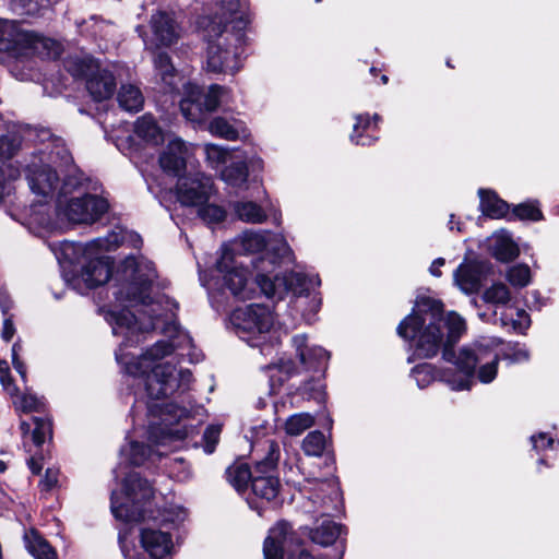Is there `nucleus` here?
<instances>
[{"instance_id":"obj_1","label":"nucleus","mask_w":559,"mask_h":559,"mask_svg":"<svg viewBox=\"0 0 559 559\" xmlns=\"http://www.w3.org/2000/svg\"><path fill=\"white\" fill-rule=\"evenodd\" d=\"M122 275L127 282L126 299L131 308L121 310L109 309L105 312L106 321L111 325L115 335H121L124 341L116 352L117 361L122 365L126 372L133 377H145L143 382L147 396L153 400L148 405V440L155 445L169 444L171 441L182 440L188 436L186 426L180 421L189 416L186 407L178 406L165 397L177 391L185 392L191 382L189 370H179L169 364L158 362L159 359L170 355L175 346L167 341L156 342L141 357L130 360L123 350L127 346L139 342V333L155 329L160 314L153 307L147 290L156 278L154 264L144 258L128 257L122 265Z\"/></svg>"},{"instance_id":"obj_2","label":"nucleus","mask_w":559,"mask_h":559,"mask_svg":"<svg viewBox=\"0 0 559 559\" xmlns=\"http://www.w3.org/2000/svg\"><path fill=\"white\" fill-rule=\"evenodd\" d=\"M465 331V320L459 313L444 314L442 302L429 297H419L413 312L397 326L401 337L415 343L419 357H433L443 346V359L457 370V377L443 376L454 391L471 390L477 366V378L481 383L492 382L498 371L499 354L488 345L476 342L457 352L451 348Z\"/></svg>"},{"instance_id":"obj_3","label":"nucleus","mask_w":559,"mask_h":559,"mask_svg":"<svg viewBox=\"0 0 559 559\" xmlns=\"http://www.w3.org/2000/svg\"><path fill=\"white\" fill-rule=\"evenodd\" d=\"M153 496V488L147 480L136 473H130L123 481L122 490L111 493V512L117 520L126 523L152 520L155 524L179 525L185 522L188 512L178 506L155 515L151 508Z\"/></svg>"},{"instance_id":"obj_4","label":"nucleus","mask_w":559,"mask_h":559,"mask_svg":"<svg viewBox=\"0 0 559 559\" xmlns=\"http://www.w3.org/2000/svg\"><path fill=\"white\" fill-rule=\"evenodd\" d=\"M126 241L131 242L134 247L142 243L138 234L123 229L114 230L105 238H97L85 245L66 242V254L82 253L86 260L80 275L71 280L66 277V281L81 293H83V288L91 289L107 283L111 276V261L103 252L114 250Z\"/></svg>"},{"instance_id":"obj_5","label":"nucleus","mask_w":559,"mask_h":559,"mask_svg":"<svg viewBox=\"0 0 559 559\" xmlns=\"http://www.w3.org/2000/svg\"><path fill=\"white\" fill-rule=\"evenodd\" d=\"M37 136L43 147L27 165L26 177L34 193L47 197L55 192L59 181L57 170L52 169V166H69L72 157L62 139L53 136L49 130H40Z\"/></svg>"},{"instance_id":"obj_6","label":"nucleus","mask_w":559,"mask_h":559,"mask_svg":"<svg viewBox=\"0 0 559 559\" xmlns=\"http://www.w3.org/2000/svg\"><path fill=\"white\" fill-rule=\"evenodd\" d=\"M81 180L69 175L64 178L58 195V217L64 224L90 225L98 221L109 209L105 198L95 194L72 195L80 190Z\"/></svg>"},{"instance_id":"obj_7","label":"nucleus","mask_w":559,"mask_h":559,"mask_svg":"<svg viewBox=\"0 0 559 559\" xmlns=\"http://www.w3.org/2000/svg\"><path fill=\"white\" fill-rule=\"evenodd\" d=\"M233 323L240 338L250 346H261L275 337V316L269 306L252 304L233 313Z\"/></svg>"},{"instance_id":"obj_8","label":"nucleus","mask_w":559,"mask_h":559,"mask_svg":"<svg viewBox=\"0 0 559 559\" xmlns=\"http://www.w3.org/2000/svg\"><path fill=\"white\" fill-rule=\"evenodd\" d=\"M255 284L265 296L271 298L283 299L288 294L294 297L310 296V311L313 313L321 306L320 297L317 294L311 295V292L320 285L317 275L308 276L299 272H290L271 278L263 273H258Z\"/></svg>"},{"instance_id":"obj_9","label":"nucleus","mask_w":559,"mask_h":559,"mask_svg":"<svg viewBox=\"0 0 559 559\" xmlns=\"http://www.w3.org/2000/svg\"><path fill=\"white\" fill-rule=\"evenodd\" d=\"M207 41L206 70L213 73L235 74L241 68L239 38L217 27L203 28Z\"/></svg>"},{"instance_id":"obj_10","label":"nucleus","mask_w":559,"mask_h":559,"mask_svg":"<svg viewBox=\"0 0 559 559\" xmlns=\"http://www.w3.org/2000/svg\"><path fill=\"white\" fill-rule=\"evenodd\" d=\"M24 49L44 58H57L61 53V46L56 40L21 29L14 22L0 21V50Z\"/></svg>"},{"instance_id":"obj_11","label":"nucleus","mask_w":559,"mask_h":559,"mask_svg":"<svg viewBox=\"0 0 559 559\" xmlns=\"http://www.w3.org/2000/svg\"><path fill=\"white\" fill-rule=\"evenodd\" d=\"M66 68L72 75L85 79V86L95 102L110 98L116 90V79L108 68H104L92 57L70 58Z\"/></svg>"},{"instance_id":"obj_12","label":"nucleus","mask_w":559,"mask_h":559,"mask_svg":"<svg viewBox=\"0 0 559 559\" xmlns=\"http://www.w3.org/2000/svg\"><path fill=\"white\" fill-rule=\"evenodd\" d=\"M229 99V90L225 86L213 84L203 94L199 86L188 83L183 85V97L180 100V110L186 119L201 121L204 111H214L223 103Z\"/></svg>"},{"instance_id":"obj_13","label":"nucleus","mask_w":559,"mask_h":559,"mask_svg":"<svg viewBox=\"0 0 559 559\" xmlns=\"http://www.w3.org/2000/svg\"><path fill=\"white\" fill-rule=\"evenodd\" d=\"M32 131L16 124L7 123L0 116V159L10 157L22 140ZM19 177V170L0 160V202L12 192V181Z\"/></svg>"},{"instance_id":"obj_14","label":"nucleus","mask_w":559,"mask_h":559,"mask_svg":"<svg viewBox=\"0 0 559 559\" xmlns=\"http://www.w3.org/2000/svg\"><path fill=\"white\" fill-rule=\"evenodd\" d=\"M234 250L228 246L222 248V254L215 264V270L230 294L239 300H246L253 296L254 288L249 283L248 272L242 263L236 261Z\"/></svg>"},{"instance_id":"obj_15","label":"nucleus","mask_w":559,"mask_h":559,"mask_svg":"<svg viewBox=\"0 0 559 559\" xmlns=\"http://www.w3.org/2000/svg\"><path fill=\"white\" fill-rule=\"evenodd\" d=\"M280 459V447L269 441L267 455L254 467V475L251 480L252 492L266 501L274 500L280 491V479L274 475Z\"/></svg>"},{"instance_id":"obj_16","label":"nucleus","mask_w":559,"mask_h":559,"mask_svg":"<svg viewBox=\"0 0 559 559\" xmlns=\"http://www.w3.org/2000/svg\"><path fill=\"white\" fill-rule=\"evenodd\" d=\"M126 534H119V543L127 559H164L173 549L171 536L155 526L140 528L139 542L143 552L131 555L124 545Z\"/></svg>"},{"instance_id":"obj_17","label":"nucleus","mask_w":559,"mask_h":559,"mask_svg":"<svg viewBox=\"0 0 559 559\" xmlns=\"http://www.w3.org/2000/svg\"><path fill=\"white\" fill-rule=\"evenodd\" d=\"M213 193L212 178L202 173L179 177L177 181L176 195L182 205L200 207L210 200Z\"/></svg>"},{"instance_id":"obj_18","label":"nucleus","mask_w":559,"mask_h":559,"mask_svg":"<svg viewBox=\"0 0 559 559\" xmlns=\"http://www.w3.org/2000/svg\"><path fill=\"white\" fill-rule=\"evenodd\" d=\"M299 547V538L286 522H278L269 531L264 540V559H283L284 555L295 552Z\"/></svg>"},{"instance_id":"obj_19","label":"nucleus","mask_w":559,"mask_h":559,"mask_svg":"<svg viewBox=\"0 0 559 559\" xmlns=\"http://www.w3.org/2000/svg\"><path fill=\"white\" fill-rule=\"evenodd\" d=\"M272 242L277 243V246L272 249L278 258L285 259L292 254V249L282 236L272 235L266 231H245L233 241V246L235 249L241 250L246 253H254L263 250Z\"/></svg>"},{"instance_id":"obj_20","label":"nucleus","mask_w":559,"mask_h":559,"mask_svg":"<svg viewBox=\"0 0 559 559\" xmlns=\"http://www.w3.org/2000/svg\"><path fill=\"white\" fill-rule=\"evenodd\" d=\"M192 152V145L187 144L180 138L174 136L159 156V165L164 171L174 176L179 175L186 168L187 160Z\"/></svg>"},{"instance_id":"obj_21","label":"nucleus","mask_w":559,"mask_h":559,"mask_svg":"<svg viewBox=\"0 0 559 559\" xmlns=\"http://www.w3.org/2000/svg\"><path fill=\"white\" fill-rule=\"evenodd\" d=\"M483 278V264L477 260L465 258L453 272L454 285L465 295L479 290Z\"/></svg>"},{"instance_id":"obj_22","label":"nucleus","mask_w":559,"mask_h":559,"mask_svg":"<svg viewBox=\"0 0 559 559\" xmlns=\"http://www.w3.org/2000/svg\"><path fill=\"white\" fill-rule=\"evenodd\" d=\"M151 28L153 38L151 45L169 46L174 44L178 36V25L171 14L167 12H157L151 19Z\"/></svg>"},{"instance_id":"obj_23","label":"nucleus","mask_w":559,"mask_h":559,"mask_svg":"<svg viewBox=\"0 0 559 559\" xmlns=\"http://www.w3.org/2000/svg\"><path fill=\"white\" fill-rule=\"evenodd\" d=\"M487 251L501 262L514 260L520 254V249L511 235L506 230L495 231L485 241Z\"/></svg>"},{"instance_id":"obj_24","label":"nucleus","mask_w":559,"mask_h":559,"mask_svg":"<svg viewBox=\"0 0 559 559\" xmlns=\"http://www.w3.org/2000/svg\"><path fill=\"white\" fill-rule=\"evenodd\" d=\"M300 362L308 370L320 371L329 359L328 352L320 346H308L306 335H296L293 337Z\"/></svg>"},{"instance_id":"obj_25","label":"nucleus","mask_w":559,"mask_h":559,"mask_svg":"<svg viewBox=\"0 0 559 559\" xmlns=\"http://www.w3.org/2000/svg\"><path fill=\"white\" fill-rule=\"evenodd\" d=\"M28 225L37 226L45 230H55L62 228L63 222L58 217V204L56 210L51 212V209L46 203L32 204L28 212Z\"/></svg>"},{"instance_id":"obj_26","label":"nucleus","mask_w":559,"mask_h":559,"mask_svg":"<svg viewBox=\"0 0 559 559\" xmlns=\"http://www.w3.org/2000/svg\"><path fill=\"white\" fill-rule=\"evenodd\" d=\"M20 430L24 439V447H26L25 439L31 433V439L36 447H40L46 438L51 437V424L46 418L33 417L32 424L21 420Z\"/></svg>"},{"instance_id":"obj_27","label":"nucleus","mask_w":559,"mask_h":559,"mask_svg":"<svg viewBox=\"0 0 559 559\" xmlns=\"http://www.w3.org/2000/svg\"><path fill=\"white\" fill-rule=\"evenodd\" d=\"M134 134L150 145H158L164 141V134L151 115H144L134 123Z\"/></svg>"},{"instance_id":"obj_28","label":"nucleus","mask_w":559,"mask_h":559,"mask_svg":"<svg viewBox=\"0 0 559 559\" xmlns=\"http://www.w3.org/2000/svg\"><path fill=\"white\" fill-rule=\"evenodd\" d=\"M445 373H448L450 377H457V370L455 368H449L447 370L439 371L435 368V366L428 362L417 365L412 370V377L415 379L419 388H426L437 379L445 382L443 379Z\"/></svg>"},{"instance_id":"obj_29","label":"nucleus","mask_w":559,"mask_h":559,"mask_svg":"<svg viewBox=\"0 0 559 559\" xmlns=\"http://www.w3.org/2000/svg\"><path fill=\"white\" fill-rule=\"evenodd\" d=\"M499 322L502 328L516 333H524L531 325L530 316L524 310L511 306L500 313Z\"/></svg>"},{"instance_id":"obj_30","label":"nucleus","mask_w":559,"mask_h":559,"mask_svg":"<svg viewBox=\"0 0 559 559\" xmlns=\"http://www.w3.org/2000/svg\"><path fill=\"white\" fill-rule=\"evenodd\" d=\"M480 210L490 218H502L509 214V205L492 191L479 190Z\"/></svg>"},{"instance_id":"obj_31","label":"nucleus","mask_w":559,"mask_h":559,"mask_svg":"<svg viewBox=\"0 0 559 559\" xmlns=\"http://www.w3.org/2000/svg\"><path fill=\"white\" fill-rule=\"evenodd\" d=\"M117 99L119 106L129 112H138L142 109L144 97L140 88L133 84L121 85Z\"/></svg>"},{"instance_id":"obj_32","label":"nucleus","mask_w":559,"mask_h":559,"mask_svg":"<svg viewBox=\"0 0 559 559\" xmlns=\"http://www.w3.org/2000/svg\"><path fill=\"white\" fill-rule=\"evenodd\" d=\"M24 540L28 552L35 559H57L56 551L36 531L25 533Z\"/></svg>"},{"instance_id":"obj_33","label":"nucleus","mask_w":559,"mask_h":559,"mask_svg":"<svg viewBox=\"0 0 559 559\" xmlns=\"http://www.w3.org/2000/svg\"><path fill=\"white\" fill-rule=\"evenodd\" d=\"M221 5L222 13L219 16L216 15L213 19L203 17L201 20L200 24L203 28L209 27L212 29L218 25L222 27L223 22L227 23L231 20L238 19L237 14L240 8L239 0H221Z\"/></svg>"},{"instance_id":"obj_34","label":"nucleus","mask_w":559,"mask_h":559,"mask_svg":"<svg viewBox=\"0 0 559 559\" xmlns=\"http://www.w3.org/2000/svg\"><path fill=\"white\" fill-rule=\"evenodd\" d=\"M209 131L215 135L228 141H235L245 133L242 124H231L222 117L214 118L209 124Z\"/></svg>"},{"instance_id":"obj_35","label":"nucleus","mask_w":559,"mask_h":559,"mask_svg":"<svg viewBox=\"0 0 559 559\" xmlns=\"http://www.w3.org/2000/svg\"><path fill=\"white\" fill-rule=\"evenodd\" d=\"M481 298L487 304L507 308L511 301V292L506 284L495 282L483 292Z\"/></svg>"},{"instance_id":"obj_36","label":"nucleus","mask_w":559,"mask_h":559,"mask_svg":"<svg viewBox=\"0 0 559 559\" xmlns=\"http://www.w3.org/2000/svg\"><path fill=\"white\" fill-rule=\"evenodd\" d=\"M341 534V525L333 521L325 520L320 526L312 530L310 537L313 543L329 546L333 544Z\"/></svg>"},{"instance_id":"obj_37","label":"nucleus","mask_w":559,"mask_h":559,"mask_svg":"<svg viewBox=\"0 0 559 559\" xmlns=\"http://www.w3.org/2000/svg\"><path fill=\"white\" fill-rule=\"evenodd\" d=\"M221 178L228 186L241 187L248 179V167L243 160H235L221 171Z\"/></svg>"},{"instance_id":"obj_38","label":"nucleus","mask_w":559,"mask_h":559,"mask_svg":"<svg viewBox=\"0 0 559 559\" xmlns=\"http://www.w3.org/2000/svg\"><path fill=\"white\" fill-rule=\"evenodd\" d=\"M154 64L157 75L160 76V80L169 91H174L176 88L177 74L175 72V68L170 63L169 57L166 53H157L154 57Z\"/></svg>"},{"instance_id":"obj_39","label":"nucleus","mask_w":559,"mask_h":559,"mask_svg":"<svg viewBox=\"0 0 559 559\" xmlns=\"http://www.w3.org/2000/svg\"><path fill=\"white\" fill-rule=\"evenodd\" d=\"M234 209L239 219L247 223L259 224L266 218L264 211L257 203L250 201L238 202Z\"/></svg>"},{"instance_id":"obj_40","label":"nucleus","mask_w":559,"mask_h":559,"mask_svg":"<svg viewBox=\"0 0 559 559\" xmlns=\"http://www.w3.org/2000/svg\"><path fill=\"white\" fill-rule=\"evenodd\" d=\"M253 475L254 471L251 472L246 463H236L227 468L228 480L238 491L247 488Z\"/></svg>"},{"instance_id":"obj_41","label":"nucleus","mask_w":559,"mask_h":559,"mask_svg":"<svg viewBox=\"0 0 559 559\" xmlns=\"http://www.w3.org/2000/svg\"><path fill=\"white\" fill-rule=\"evenodd\" d=\"M153 454L150 447L132 441L121 450V455L133 465H141Z\"/></svg>"},{"instance_id":"obj_42","label":"nucleus","mask_w":559,"mask_h":559,"mask_svg":"<svg viewBox=\"0 0 559 559\" xmlns=\"http://www.w3.org/2000/svg\"><path fill=\"white\" fill-rule=\"evenodd\" d=\"M313 423L314 418L309 413L295 414L285 421V431L289 436H299L310 428Z\"/></svg>"},{"instance_id":"obj_43","label":"nucleus","mask_w":559,"mask_h":559,"mask_svg":"<svg viewBox=\"0 0 559 559\" xmlns=\"http://www.w3.org/2000/svg\"><path fill=\"white\" fill-rule=\"evenodd\" d=\"M507 281L516 288H522L531 283V270L526 264H515L506 272Z\"/></svg>"},{"instance_id":"obj_44","label":"nucleus","mask_w":559,"mask_h":559,"mask_svg":"<svg viewBox=\"0 0 559 559\" xmlns=\"http://www.w3.org/2000/svg\"><path fill=\"white\" fill-rule=\"evenodd\" d=\"M325 437L321 431H311L302 441V449L307 455L320 456L325 449Z\"/></svg>"},{"instance_id":"obj_45","label":"nucleus","mask_w":559,"mask_h":559,"mask_svg":"<svg viewBox=\"0 0 559 559\" xmlns=\"http://www.w3.org/2000/svg\"><path fill=\"white\" fill-rule=\"evenodd\" d=\"M11 397L13 399V405L16 412H37L43 405L41 401L37 396L31 394L27 388L22 395L17 393L15 396Z\"/></svg>"},{"instance_id":"obj_46","label":"nucleus","mask_w":559,"mask_h":559,"mask_svg":"<svg viewBox=\"0 0 559 559\" xmlns=\"http://www.w3.org/2000/svg\"><path fill=\"white\" fill-rule=\"evenodd\" d=\"M204 153L207 163L214 169H218L231 156V153L227 148L216 144H206L204 146Z\"/></svg>"},{"instance_id":"obj_47","label":"nucleus","mask_w":559,"mask_h":559,"mask_svg":"<svg viewBox=\"0 0 559 559\" xmlns=\"http://www.w3.org/2000/svg\"><path fill=\"white\" fill-rule=\"evenodd\" d=\"M198 214L209 225L221 223L226 217V211L222 206L209 203V201L198 207Z\"/></svg>"},{"instance_id":"obj_48","label":"nucleus","mask_w":559,"mask_h":559,"mask_svg":"<svg viewBox=\"0 0 559 559\" xmlns=\"http://www.w3.org/2000/svg\"><path fill=\"white\" fill-rule=\"evenodd\" d=\"M512 215L520 219L540 221L542 211L534 203H522L513 209Z\"/></svg>"},{"instance_id":"obj_49","label":"nucleus","mask_w":559,"mask_h":559,"mask_svg":"<svg viewBox=\"0 0 559 559\" xmlns=\"http://www.w3.org/2000/svg\"><path fill=\"white\" fill-rule=\"evenodd\" d=\"M0 383L10 396H15L20 392L10 376L9 365L5 360H0Z\"/></svg>"},{"instance_id":"obj_50","label":"nucleus","mask_w":559,"mask_h":559,"mask_svg":"<svg viewBox=\"0 0 559 559\" xmlns=\"http://www.w3.org/2000/svg\"><path fill=\"white\" fill-rule=\"evenodd\" d=\"M370 124V117L368 115H358L356 117V123L354 124V134L350 136V140L356 144L369 145L371 143L370 139H362L358 133L360 129L365 130Z\"/></svg>"},{"instance_id":"obj_51","label":"nucleus","mask_w":559,"mask_h":559,"mask_svg":"<svg viewBox=\"0 0 559 559\" xmlns=\"http://www.w3.org/2000/svg\"><path fill=\"white\" fill-rule=\"evenodd\" d=\"M221 433V428L218 426H210L204 431L203 439L205 441L204 450L206 453H212L215 449V445L218 442Z\"/></svg>"},{"instance_id":"obj_52","label":"nucleus","mask_w":559,"mask_h":559,"mask_svg":"<svg viewBox=\"0 0 559 559\" xmlns=\"http://www.w3.org/2000/svg\"><path fill=\"white\" fill-rule=\"evenodd\" d=\"M503 357L512 362H523L528 360L530 354L526 348L514 345L503 353Z\"/></svg>"},{"instance_id":"obj_53","label":"nucleus","mask_w":559,"mask_h":559,"mask_svg":"<svg viewBox=\"0 0 559 559\" xmlns=\"http://www.w3.org/2000/svg\"><path fill=\"white\" fill-rule=\"evenodd\" d=\"M21 349V345L19 343H14L12 346V365L14 369L21 376V379L26 381V367L24 362L19 357V350Z\"/></svg>"},{"instance_id":"obj_54","label":"nucleus","mask_w":559,"mask_h":559,"mask_svg":"<svg viewBox=\"0 0 559 559\" xmlns=\"http://www.w3.org/2000/svg\"><path fill=\"white\" fill-rule=\"evenodd\" d=\"M531 441L533 444V449L536 451H542L547 448H552L555 440L548 437L546 433L540 432L537 436H532Z\"/></svg>"},{"instance_id":"obj_55","label":"nucleus","mask_w":559,"mask_h":559,"mask_svg":"<svg viewBox=\"0 0 559 559\" xmlns=\"http://www.w3.org/2000/svg\"><path fill=\"white\" fill-rule=\"evenodd\" d=\"M59 472L56 468H47L44 479L40 481L43 490L52 489L58 483Z\"/></svg>"},{"instance_id":"obj_56","label":"nucleus","mask_w":559,"mask_h":559,"mask_svg":"<svg viewBox=\"0 0 559 559\" xmlns=\"http://www.w3.org/2000/svg\"><path fill=\"white\" fill-rule=\"evenodd\" d=\"M15 334V328L10 318L3 321V328L1 332V336L5 342H10Z\"/></svg>"},{"instance_id":"obj_57","label":"nucleus","mask_w":559,"mask_h":559,"mask_svg":"<svg viewBox=\"0 0 559 559\" xmlns=\"http://www.w3.org/2000/svg\"><path fill=\"white\" fill-rule=\"evenodd\" d=\"M276 368L278 369V371L281 373H284L286 378L292 376L295 372L294 362L289 359H287V360L282 359L276 365Z\"/></svg>"},{"instance_id":"obj_58","label":"nucleus","mask_w":559,"mask_h":559,"mask_svg":"<svg viewBox=\"0 0 559 559\" xmlns=\"http://www.w3.org/2000/svg\"><path fill=\"white\" fill-rule=\"evenodd\" d=\"M444 265V259L443 258H438L436 259L430 267H429V272L431 275L436 276V277H440L441 276V271H440V267Z\"/></svg>"},{"instance_id":"obj_59","label":"nucleus","mask_w":559,"mask_h":559,"mask_svg":"<svg viewBox=\"0 0 559 559\" xmlns=\"http://www.w3.org/2000/svg\"><path fill=\"white\" fill-rule=\"evenodd\" d=\"M28 466L31 468V471L34 473V474H38L41 468H43V465L40 463V459L39 457H36V456H32L29 460H28Z\"/></svg>"},{"instance_id":"obj_60","label":"nucleus","mask_w":559,"mask_h":559,"mask_svg":"<svg viewBox=\"0 0 559 559\" xmlns=\"http://www.w3.org/2000/svg\"><path fill=\"white\" fill-rule=\"evenodd\" d=\"M200 281L204 287H206L209 290L213 288L214 284L211 283V281H207L205 278V275H200Z\"/></svg>"},{"instance_id":"obj_61","label":"nucleus","mask_w":559,"mask_h":559,"mask_svg":"<svg viewBox=\"0 0 559 559\" xmlns=\"http://www.w3.org/2000/svg\"><path fill=\"white\" fill-rule=\"evenodd\" d=\"M265 263H266V261L264 259H261L258 263L254 264V267L258 271H265L266 270V267L264 266Z\"/></svg>"},{"instance_id":"obj_62","label":"nucleus","mask_w":559,"mask_h":559,"mask_svg":"<svg viewBox=\"0 0 559 559\" xmlns=\"http://www.w3.org/2000/svg\"><path fill=\"white\" fill-rule=\"evenodd\" d=\"M7 471V464L3 461H0V473H3Z\"/></svg>"},{"instance_id":"obj_63","label":"nucleus","mask_w":559,"mask_h":559,"mask_svg":"<svg viewBox=\"0 0 559 559\" xmlns=\"http://www.w3.org/2000/svg\"><path fill=\"white\" fill-rule=\"evenodd\" d=\"M372 119H373L374 123H378L380 121V117L377 114L373 115Z\"/></svg>"},{"instance_id":"obj_64","label":"nucleus","mask_w":559,"mask_h":559,"mask_svg":"<svg viewBox=\"0 0 559 559\" xmlns=\"http://www.w3.org/2000/svg\"><path fill=\"white\" fill-rule=\"evenodd\" d=\"M251 163H252L253 165H254V164H257V166H259V167H260V166H261V164H262L261 159H257L255 162L251 160Z\"/></svg>"}]
</instances>
